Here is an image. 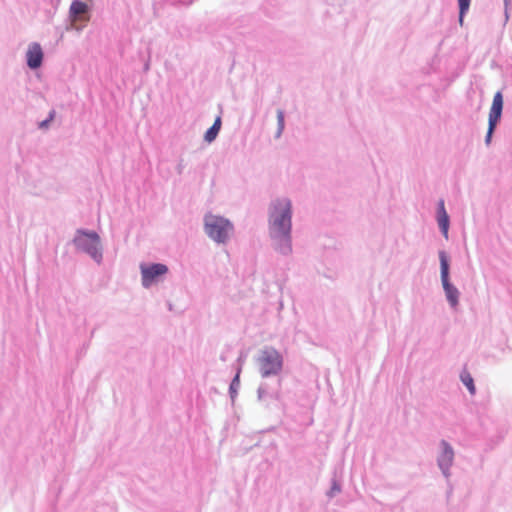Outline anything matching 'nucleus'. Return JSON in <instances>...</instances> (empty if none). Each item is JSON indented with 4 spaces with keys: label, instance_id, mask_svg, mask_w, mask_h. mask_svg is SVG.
Segmentation results:
<instances>
[{
    "label": "nucleus",
    "instance_id": "obj_6",
    "mask_svg": "<svg viewBox=\"0 0 512 512\" xmlns=\"http://www.w3.org/2000/svg\"><path fill=\"white\" fill-rule=\"evenodd\" d=\"M141 285L149 289L165 280L169 268L163 263H140Z\"/></svg>",
    "mask_w": 512,
    "mask_h": 512
},
{
    "label": "nucleus",
    "instance_id": "obj_14",
    "mask_svg": "<svg viewBox=\"0 0 512 512\" xmlns=\"http://www.w3.org/2000/svg\"><path fill=\"white\" fill-rule=\"evenodd\" d=\"M221 125V117L217 116L213 125L204 134V140L207 143H212L217 138L219 131L221 129Z\"/></svg>",
    "mask_w": 512,
    "mask_h": 512
},
{
    "label": "nucleus",
    "instance_id": "obj_15",
    "mask_svg": "<svg viewBox=\"0 0 512 512\" xmlns=\"http://www.w3.org/2000/svg\"><path fill=\"white\" fill-rule=\"evenodd\" d=\"M240 372H241V368L239 367L237 369V373H236L235 377L232 379V382L229 387V394H230V398H231L232 402H234V400L236 399V397L238 395V390L240 388Z\"/></svg>",
    "mask_w": 512,
    "mask_h": 512
},
{
    "label": "nucleus",
    "instance_id": "obj_19",
    "mask_svg": "<svg viewBox=\"0 0 512 512\" xmlns=\"http://www.w3.org/2000/svg\"><path fill=\"white\" fill-rule=\"evenodd\" d=\"M461 381L467 387L468 391L471 394H475L476 388L474 385V380L470 374L467 373V374L461 375Z\"/></svg>",
    "mask_w": 512,
    "mask_h": 512
},
{
    "label": "nucleus",
    "instance_id": "obj_2",
    "mask_svg": "<svg viewBox=\"0 0 512 512\" xmlns=\"http://www.w3.org/2000/svg\"><path fill=\"white\" fill-rule=\"evenodd\" d=\"M203 230L205 235L217 245L228 244L235 234V226L230 219L212 212L204 215Z\"/></svg>",
    "mask_w": 512,
    "mask_h": 512
},
{
    "label": "nucleus",
    "instance_id": "obj_1",
    "mask_svg": "<svg viewBox=\"0 0 512 512\" xmlns=\"http://www.w3.org/2000/svg\"><path fill=\"white\" fill-rule=\"evenodd\" d=\"M293 202L288 196H276L267 207L268 236L272 249L285 257L293 253Z\"/></svg>",
    "mask_w": 512,
    "mask_h": 512
},
{
    "label": "nucleus",
    "instance_id": "obj_12",
    "mask_svg": "<svg viewBox=\"0 0 512 512\" xmlns=\"http://www.w3.org/2000/svg\"><path fill=\"white\" fill-rule=\"evenodd\" d=\"M438 258L440 262V280H450V262L449 256L445 250L438 251Z\"/></svg>",
    "mask_w": 512,
    "mask_h": 512
},
{
    "label": "nucleus",
    "instance_id": "obj_20",
    "mask_svg": "<svg viewBox=\"0 0 512 512\" xmlns=\"http://www.w3.org/2000/svg\"><path fill=\"white\" fill-rule=\"evenodd\" d=\"M54 117H55V111H54V110H52V111H50L48 118H47V119H45V120H43V121H41V122L39 123V128H40V129H46V128H48V127H49L50 122L54 119Z\"/></svg>",
    "mask_w": 512,
    "mask_h": 512
},
{
    "label": "nucleus",
    "instance_id": "obj_11",
    "mask_svg": "<svg viewBox=\"0 0 512 512\" xmlns=\"http://www.w3.org/2000/svg\"><path fill=\"white\" fill-rule=\"evenodd\" d=\"M441 284L450 308L456 309L459 305L460 291L450 280L442 281Z\"/></svg>",
    "mask_w": 512,
    "mask_h": 512
},
{
    "label": "nucleus",
    "instance_id": "obj_3",
    "mask_svg": "<svg viewBox=\"0 0 512 512\" xmlns=\"http://www.w3.org/2000/svg\"><path fill=\"white\" fill-rule=\"evenodd\" d=\"M72 244L79 253L88 255L97 264L103 261V247L99 234L93 230L77 229Z\"/></svg>",
    "mask_w": 512,
    "mask_h": 512
},
{
    "label": "nucleus",
    "instance_id": "obj_5",
    "mask_svg": "<svg viewBox=\"0 0 512 512\" xmlns=\"http://www.w3.org/2000/svg\"><path fill=\"white\" fill-rule=\"evenodd\" d=\"M455 450L451 443L447 440L442 439L439 441L436 449V465L440 470L444 479L449 482L452 476V467L455 463Z\"/></svg>",
    "mask_w": 512,
    "mask_h": 512
},
{
    "label": "nucleus",
    "instance_id": "obj_16",
    "mask_svg": "<svg viewBox=\"0 0 512 512\" xmlns=\"http://www.w3.org/2000/svg\"><path fill=\"white\" fill-rule=\"evenodd\" d=\"M285 129V113L282 109L277 110V131L275 133V138L279 139L283 131Z\"/></svg>",
    "mask_w": 512,
    "mask_h": 512
},
{
    "label": "nucleus",
    "instance_id": "obj_13",
    "mask_svg": "<svg viewBox=\"0 0 512 512\" xmlns=\"http://www.w3.org/2000/svg\"><path fill=\"white\" fill-rule=\"evenodd\" d=\"M88 12V6L86 3L74 0L69 9V15L73 20L80 18L81 15L86 14Z\"/></svg>",
    "mask_w": 512,
    "mask_h": 512
},
{
    "label": "nucleus",
    "instance_id": "obj_21",
    "mask_svg": "<svg viewBox=\"0 0 512 512\" xmlns=\"http://www.w3.org/2000/svg\"><path fill=\"white\" fill-rule=\"evenodd\" d=\"M509 2H510V0H504V4L506 7L508 6Z\"/></svg>",
    "mask_w": 512,
    "mask_h": 512
},
{
    "label": "nucleus",
    "instance_id": "obj_18",
    "mask_svg": "<svg viewBox=\"0 0 512 512\" xmlns=\"http://www.w3.org/2000/svg\"><path fill=\"white\" fill-rule=\"evenodd\" d=\"M342 491V487L340 483L336 479H332L331 481V487L327 491L326 495L329 499L334 498L337 494H339Z\"/></svg>",
    "mask_w": 512,
    "mask_h": 512
},
{
    "label": "nucleus",
    "instance_id": "obj_9",
    "mask_svg": "<svg viewBox=\"0 0 512 512\" xmlns=\"http://www.w3.org/2000/svg\"><path fill=\"white\" fill-rule=\"evenodd\" d=\"M43 57L44 53L39 43L32 42L29 44L26 51V63L30 69H38L42 65Z\"/></svg>",
    "mask_w": 512,
    "mask_h": 512
},
{
    "label": "nucleus",
    "instance_id": "obj_10",
    "mask_svg": "<svg viewBox=\"0 0 512 512\" xmlns=\"http://www.w3.org/2000/svg\"><path fill=\"white\" fill-rule=\"evenodd\" d=\"M436 221H437L438 227L440 229V232L442 233V235L444 236L445 239H448L450 218L445 209V203H444L443 199L439 200V202L437 204Z\"/></svg>",
    "mask_w": 512,
    "mask_h": 512
},
{
    "label": "nucleus",
    "instance_id": "obj_17",
    "mask_svg": "<svg viewBox=\"0 0 512 512\" xmlns=\"http://www.w3.org/2000/svg\"><path fill=\"white\" fill-rule=\"evenodd\" d=\"M471 0H458L459 4V23L463 24V19L467 11L469 10Z\"/></svg>",
    "mask_w": 512,
    "mask_h": 512
},
{
    "label": "nucleus",
    "instance_id": "obj_7",
    "mask_svg": "<svg viewBox=\"0 0 512 512\" xmlns=\"http://www.w3.org/2000/svg\"><path fill=\"white\" fill-rule=\"evenodd\" d=\"M503 110V96L500 91L495 93L488 117V130L485 136V144L488 146L491 143L494 130L499 122Z\"/></svg>",
    "mask_w": 512,
    "mask_h": 512
},
{
    "label": "nucleus",
    "instance_id": "obj_4",
    "mask_svg": "<svg viewBox=\"0 0 512 512\" xmlns=\"http://www.w3.org/2000/svg\"><path fill=\"white\" fill-rule=\"evenodd\" d=\"M256 365L262 378L277 376L284 365L282 354L272 346L262 348L257 357Z\"/></svg>",
    "mask_w": 512,
    "mask_h": 512
},
{
    "label": "nucleus",
    "instance_id": "obj_8",
    "mask_svg": "<svg viewBox=\"0 0 512 512\" xmlns=\"http://www.w3.org/2000/svg\"><path fill=\"white\" fill-rule=\"evenodd\" d=\"M281 382L278 381V385L276 388H272L268 385V383L263 382L259 385L257 389V399L263 404L266 408L271 406L273 401H280L281 399V391H280Z\"/></svg>",
    "mask_w": 512,
    "mask_h": 512
}]
</instances>
